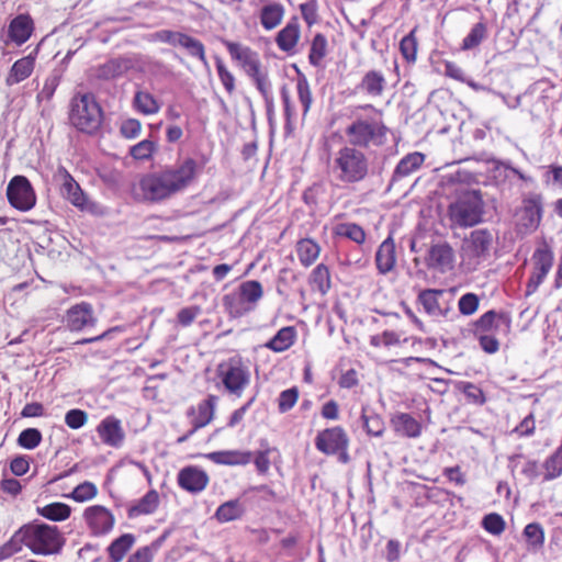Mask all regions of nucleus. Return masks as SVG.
<instances>
[{
  "mask_svg": "<svg viewBox=\"0 0 562 562\" xmlns=\"http://www.w3.org/2000/svg\"><path fill=\"white\" fill-rule=\"evenodd\" d=\"M198 173V162L191 157H187L173 166H166L158 171L147 173L139 180L143 199L150 203L168 200L191 186Z\"/></svg>",
  "mask_w": 562,
  "mask_h": 562,
  "instance_id": "obj_1",
  "label": "nucleus"
},
{
  "mask_svg": "<svg viewBox=\"0 0 562 562\" xmlns=\"http://www.w3.org/2000/svg\"><path fill=\"white\" fill-rule=\"evenodd\" d=\"M65 538L57 526L44 522H29L20 527L9 541L0 547V561L22 550L25 544L35 554H58L65 546Z\"/></svg>",
  "mask_w": 562,
  "mask_h": 562,
  "instance_id": "obj_2",
  "label": "nucleus"
},
{
  "mask_svg": "<svg viewBox=\"0 0 562 562\" xmlns=\"http://www.w3.org/2000/svg\"><path fill=\"white\" fill-rule=\"evenodd\" d=\"M68 119L79 132L94 135L101 128L103 111L92 93H78L70 101Z\"/></svg>",
  "mask_w": 562,
  "mask_h": 562,
  "instance_id": "obj_3",
  "label": "nucleus"
},
{
  "mask_svg": "<svg viewBox=\"0 0 562 562\" xmlns=\"http://www.w3.org/2000/svg\"><path fill=\"white\" fill-rule=\"evenodd\" d=\"M484 202L480 190L462 192L448 207L451 223L459 227H471L482 221Z\"/></svg>",
  "mask_w": 562,
  "mask_h": 562,
  "instance_id": "obj_4",
  "label": "nucleus"
},
{
  "mask_svg": "<svg viewBox=\"0 0 562 562\" xmlns=\"http://www.w3.org/2000/svg\"><path fill=\"white\" fill-rule=\"evenodd\" d=\"M389 128L381 120L357 119L347 128L346 135L355 147L382 146L386 142Z\"/></svg>",
  "mask_w": 562,
  "mask_h": 562,
  "instance_id": "obj_5",
  "label": "nucleus"
},
{
  "mask_svg": "<svg viewBox=\"0 0 562 562\" xmlns=\"http://www.w3.org/2000/svg\"><path fill=\"white\" fill-rule=\"evenodd\" d=\"M349 437L346 430L340 426L326 428L318 432V450L336 456L340 463H348L350 457L348 454Z\"/></svg>",
  "mask_w": 562,
  "mask_h": 562,
  "instance_id": "obj_6",
  "label": "nucleus"
},
{
  "mask_svg": "<svg viewBox=\"0 0 562 562\" xmlns=\"http://www.w3.org/2000/svg\"><path fill=\"white\" fill-rule=\"evenodd\" d=\"M336 162L342 172V178L349 182L363 179L368 172L367 158L364 154L355 146L341 148Z\"/></svg>",
  "mask_w": 562,
  "mask_h": 562,
  "instance_id": "obj_7",
  "label": "nucleus"
},
{
  "mask_svg": "<svg viewBox=\"0 0 562 562\" xmlns=\"http://www.w3.org/2000/svg\"><path fill=\"white\" fill-rule=\"evenodd\" d=\"M553 251L546 243H541L532 254L531 261L533 270L526 284V295L533 294L543 282L553 266Z\"/></svg>",
  "mask_w": 562,
  "mask_h": 562,
  "instance_id": "obj_8",
  "label": "nucleus"
},
{
  "mask_svg": "<svg viewBox=\"0 0 562 562\" xmlns=\"http://www.w3.org/2000/svg\"><path fill=\"white\" fill-rule=\"evenodd\" d=\"M7 198L12 207L22 212L30 211L36 203L35 191L25 176H14L10 180Z\"/></svg>",
  "mask_w": 562,
  "mask_h": 562,
  "instance_id": "obj_9",
  "label": "nucleus"
},
{
  "mask_svg": "<svg viewBox=\"0 0 562 562\" xmlns=\"http://www.w3.org/2000/svg\"><path fill=\"white\" fill-rule=\"evenodd\" d=\"M543 216V196L540 193H529L522 199L519 226L526 232L538 229Z\"/></svg>",
  "mask_w": 562,
  "mask_h": 562,
  "instance_id": "obj_10",
  "label": "nucleus"
},
{
  "mask_svg": "<svg viewBox=\"0 0 562 562\" xmlns=\"http://www.w3.org/2000/svg\"><path fill=\"white\" fill-rule=\"evenodd\" d=\"M493 244V235L486 229H475L463 240L462 249L470 259H486Z\"/></svg>",
  "mask_w": 562,
  "mask_h": 562,
  "instance_id": "obj_11",
  "label": "nucleus"
},
{
  "mask_svg": "<svg viewBox=\"0 0 562 562\" xmlns=\"http://www.w3.org/2000/svg\"><path fill=\"white\" fill-rule=\"evenodd\" d=\"M83 517L93 536H101L110 532L115 522L112 513L101 505H94L86 508Z\"/></svg>",
  "mask_w": 562,
  "mask_h": 562,
  "instance_id": "obj_12",
  "label": "nucleus"
},
{
  "mask_svg": "<svg viewBox=\"0 0 562 562\" xmlns=\"http://www.w3.org/2000/svg\"><path fill=\"white\" fill-rule=\"evenodd\" d=\"M209 481L207 473L195 465L182 468L177 475L178 485L191 494L202 492L207 486Z\"/></svg>",
  "mask_w": 562,
  "mask_h": 562,
  "instance_id": "obj_13",
  "label": "nucleus"
},
{
  "mask_svg": "<svg viewBox=\"0 0 562 562\" xmlns=\"http://www.w3.org/2000/svg\"><path fill=\"white\" fill-rule=\"evenodd\" d=\"M454 251L448 243L432 245L426 257L427 267L442 272L452 269Z\"/></svg>",
  "mask_w": 562,
  "mask_h": 562,
  "instance_id": "obj_14",
  "label": "nucleus"
},
{
  "mask_svg": "<svg viewBox=\"0 0 562 562\" xmlns=\"http://www.w3.org/2000/svg\"><path fill=\"white\" fill-rule=\"evenodd\" d=\"M218 373L222 376L224 386L231 393H239L249 381V374L241 366L220 364Z\"/></svg>",
  "mask_w": 562,
  "mask_h": 562,
  "instance_id": "obj_15",
  "label": "nucleus"
},
{
  "mask_svg": "<svg viewBox=\"0 0 562 562\" xmlns=\"http://www.w3.org/2000/svg\"><path fill=\"white\" fill-rule=\"evenodd\" d=\"M67 326L70 330L79 331L86 326H93L97 322L89 303L76 304L67 311Z\"/></svg>",
  "mask_w": 562,
  "mask_h": 562,
  "instance_id": "obj_16",
  "label": "nucleus"
},
{
  "mask_svg": "<svg viewBox=\"0 0 562 562\" xmlns=\"http://www.w3.org/2000/svg\"><path fill=\"white\" fill-rule=\"evenodd\" d=\"M97 432L103 443L114 448L120 447L125 438L121 422L114 416L105 417L98 425Z\"/></svg>",
  "mask_w": 562,
  "mask_h": 562,
  "instance_id": "obj_17",
  "label": "nucleus"
},
{
  "mask_svg": "<svg viewBox=\"0 0 562 562\" xmlns=\"http://www.w3.org/2000/svg\"><path fill=\"white\" fill-rule=\"evenodd\" d=\"M58 173L63 177V184L60 188L61 195L67 199L72 205L83 210L87 204V198L81 190L78 182L67 171L65 167L58 169Z\"/></svg>",
  "mask_w": 562,
  "mask_h": 562,
  "instance_id": "obj_18",
  "label": "nucleus"
},
{
  "mask_svg": "<svg viewBox=\"0 0 562 562\" xmlns=\"http://www.w3.org/2000/svg\"><path fill=\"white\" fill-rule=\"evenodd\" d=\"M443 290L425 289L417 296V302L424 311L430 316H447L449 308L442 307L439 300L443 296Z\"/></svg>",
  "mask_w": 562,
  "mask_h": 562,
  "instance_id": "obj_19",
  "label": "nucleus"
},
{
  "mask_svg": "<svg viewBox=\"0 0 562 562\" xmlns=\"http://www.w3.org/2000/svg\"><path fill=\"white\" fill-rule=\"evenodd\" d=\"M132 66L131 59L125 57L111 58L93 69L99 80H111L124 75Z\"/></svg>",
  "mask_w": 562,
  "mask_h": 562,
  "instance_id": "obj_20",
  "label": "nucleus"
},
{
  "mask_svg": "<svg viewBox=\"0 0 562 562\" xmlns=\"http://www.w3.org/2000/svg\"><path fill=\"white\" fill-rule=\"evenodd\" d=\"M396 263L395 243L392 236H389L379 246L375 254V265L379 273L386 274L392 271Z\"/></svg>",
  "mask_w": 562,
  "mask_h": 562,
  "instance_id": "obj_21",
  "label": "nucleus"
},
{
  "mask_svg": "<svg viewBox=\"0 0 562 562\" xmlns=\"http://www.w3.org/2000/svg\"><path fill=\"white\" fill-rule=\"evenodd\" d=\"M425 160V155L418 151L411 153L404 156L396 165L392 175L391 184L408 177L422 167Z\"/></svg>",
  "mask_w": 562,
  "mask_h": 562,
  "instance_id": "obj_22",
  "label": "nucleus"
},
{
  "mask_svg": "<svg viewBox=\"0 0 562 562\" xmlns=\"http://www.w3.org/2000/svg\"><path fill=\"white\" fill-rule=\"evenodd\" d=\"M222 43L227 48L231 57L234 60H237L244 70L259 61L257 52L252 50L250 47L243 46L239 43L231 42L227 40H222Z\"/></svg>",
  "mask_w": 562,
  "mask_h": 562,
  "instance_id": "obj_23",
  "label": "nucleus"
},
{
  "mask_svg": "<svg viewBox=\"0 0 562 562\" xmlns=\"http://www.w3.org/2000/svg\"><path fill=\"white\" fill-rule=\"evenodd\" d=\"M33 32V20L30 15L20 14L15 16L9 25L10 38L21 45L25 43Z\"/></svg>",
  "mask_w": 562,
  "mask_h": 562,
  "instance_id": "obj_24",
  "label": "nucleus"
},
{
  "mask_svg": "<svg viewBox=\"0 0 562 562\" xmlns=\"http://www.w3.org/2000/svg\"><path fill=\"white\" fill-rule=\"evenodd\" d=\"M396 432L408 438H416L422 432V424L407 413H397L391 419Z\"/></svg>",
  "mask_w": 562,
  "mask_h": 562,
  "instance_id": "obj_25",
  "label": "nucleus"
},
{
  "mask_svg": "<svg viewBox=\"0 0 562 562\" xmlns=\"http://www.w3.org/2000/svg\"><path fill=\"white\" fill-rule=\"evenodd\" d=\"M205 458L213 461L216 464L224 465H238V464H247L251 460V452L246 451H237V450H223V451H214L205 454Z\"/></svg>",
  "mask_w": 562,
  "mask_h": 562,
  "instance_id": "obj_26",
  "label": "nucleus"
},
{
  "mask_svg": "<svg viewBox=\"0 0 562 562\" xmlns=\"http://www.w3.org/2000/svg\"><path fill=\"white\" fill-rule=\"evenodd\" d=\"M522 453H516L508 458V467L514 472L515 470H519L520 474L528 480L529 482H533L540 475V468L537 461L535 460H526Z\"/></svg>",
  "mask_w": 562,
  "mask_h": 562,
  "instance_id": "obj_27",
  "label": "nucleus"
},
{
  "mask_svg": "<svg viewBox=\"0 0 562 562\" xmlns=\"http://www.w3.org/2000/svg\"><path fill=\"white\" fill-rule=\"evenodd\" d=\"M385 85L386 81L381 71L370 70L363 76L357 89L371 97H380L384 91Z\"/></svg>",
  "mask_w": 562,
  "mask_h": 562,
  "instance_id": "obj_28",
  "label": "nucleus"
},
{
  "mask_svg": "<svg viewBox=\"0 0 562 562\" xmlns=\"http://www.w3.org/2000/svg\"><path fill=\"white\" fill-rule=\"evenodd\" d=\"M159 505V494L156 490H149L136 504L127 509L128 518L153 514Z\"/></svg>",
  "mask_w": 562,
  "mask_h": 562,
  "instance_id": "obj_29",
  "label": "nucleus"
},
{
  "mask_svg": "<svg viewBox=\"0 0 562 562\" xmlns=\"http://www.w3.org/2000/svg\"><path fill=\"white\" fill-rule=\"evenodd\" d=\"M34 64L35 60L32 56H26L16 60L12 65L10 72L5 79L7 85L13 86L30 77L34 69Z\"/></svg>",
  "mask_w": 562,
  "mask_h": 562,
  "instance_id": "obj_30",
  "label": "nucleus"
},
{
  "mask_svg": "<svg viewBox=\"0 0 562 562\" xmlns=\"http://www.w3.org/2000/svg\"><path fill=\"white\" fill-rule=\"evenodd\" d=\"M496 321L502 322L506 326L510 325V316L507 312H496L494 310H490L475 321V335L488 331L493 327H497Z\"/></svg>",
  "mask_w": 562,
  "mask_h": 562,
  "instance_id": "obj_31",
  "label": "nucleus"
},
{
  "mask_svg": "<svg viewBox=\"0 0 562 562\" xmlns=\"http://www.w3.org/2000/svg\"><path fill=\"white\" fill-rule=\"evenodd\" d=\"M135 543V536L124 533L113 540L108 547L109 562H121Z\"/></svg>",
  "mask_w": 562,
  "mask_h": 562,
  "instance_id": "obj_32",
  "label": "nucleus"
},
{
  "mask_svg": "<svg viewBox=\"0 0 562 562\" xmlns=\"http://www.w3.org/2000/svg\"><path fill=\"white\" fill-rule=\"evenodd\" d=\"M245 513L246 508L244 504L236 498L220 505L215 512V518L220 522H228L241 518Z\"/></svg>",
  "mask_w": 562,
  "mask_h": 562,
  "instance_id": "obj_33",
  "label": "nucleus"
},
{
  "mask_svg": "<svg viewBox=\"0 0 562 562\" xmlns=\"http://www.w3.org/2000/svg\"><path fill=\"white\" fill-rule=\"evenodd\" d=\"M522 537L527 549L531 552H538L544 544V529L539 522H530L522 530Z\"/></svg>",
  "mask_w": 562,
  "mask_h": 562,
  "instance_id": "obj_34",
  "label": "nucleus"
},
{
  "mask_svg": "<svg viewBox=\"0 0 562 562\" xmlns=\"http://www.w3.org/2000/svg\"><path fill=\"white\" fill-rule=\"evenodd\" d=\"M299 25L295 21L289 22L276 37V42L283 52H291L299 41Z\"/></svg>",
  "mask_w": 562,
  "mask_h": 562,
  "instance_id": "obj_35",
  "label": "nucleus"
},
{
  "mask_svg": "<svg viewBox=\"0 0 562 562\" xmlns=\"http://www.w3.org/2000/svg\"><path fill=\"white\" fill-rule=\"evenodd\" d=\"M362 427L369 436L381 437L385 425L380 415L368 407H362L361 412Z\"/></svg>",
  "mask_w": 562,
  "mask_h": 562,
  "instance_id": "obj_36",
  "label": "nucleus"
},
{
  "mask_svg": "<svg viewBox=\"0 0 562 562\" xmlns=\"http://www.w3.org/2000/svg\"><path fill=\"white\" fill-rule=\"evenodd\" d=\"M36 513L52 521H64L69 518L71 507L65 503H50L43 507H37Z\"/></svg>",
  "mask_w": 562,
  "mask_h": 562,
  "instance_id": "obj_37",
  "label": "nucleus"
},
{
  "mask_svg": "<svg viewBox=\"0 0 562 562\" xmlns=\"http://www.w3.org/2000/svg\"><path fill=\"white\" fill-rule=\"evenodd\" d=\"M284 9L282 4L273 2L262 7L260 12V22L266 30H272L280 24L283 18Z\"/></svg>",
  "mask_w": 562,
  "mask_h": 562,
  "instance_id": "obj_38",
  "label": "nucleus"
},
{
  "mask_svg": "<svg viewBox=\"0 0 562 562\" xmlns=\"http://www.w3.org/2000/svg\"><path fill=\"white\" fill-rule=\"evenodd\" d=\"M216 401L217 397L215 395H209L206 400L198 405V415L192 419L194 429H200L212 420Z\"/></svg>",
  "mask_w": 562,
  "mask_h": 562,
  "instance_id": "obj_39",
  "label": "nucleus"
},
{
  "mask_svg": "<svg viewBox=\"0 0 562 562\" xmlns=\"http://www.w3.org/2000/svg\"><path fill=\"white\" fill-rule=\"evenodd\" d=\"M487 37V24L484 21L475 23L469 34L463 38L461 49L476 48Z\"/></svg>",
  "mask_w": 562,
  "mask_h": 562,
  "instance_id": "obj_40",
  "label": "nucleus"
},
{
  "mask_svg": "<svg viewBox=\"0 0 562 562\" xmlns=\"http://www.w3.org/2000/svg\"><path fill=\"white\" fill-rule=\"evenodd\" d=\"M294 328H281L265 346L273 351L286 350L294 341Z\"/></svg>",
  "mask_w": 562,
  "mask_h": 562,
  "instance_id": "obj_41",
  "label": "nucleus"
},
{
  "mask_svg": "<svg viewBox=\"0 0 562 562\" xmlns=\"http://www.w3.org/2000/svg\"><path fill=\"white\" fill-rule=\"evenodd\" d=\"M417 27H414L400 42V52L408 64H414L417 58L418 41L416 37Z\"/></svg>",
  "mask_w": 562,
  "mask_h": 562,
  "instance_id": "obj_42",
  "label": "nucleus"
},
{
  "mask_svg": "<svg viewBox=\"0 0 562 562\" xmlns=\"http://www.w3.org/2000/svg\"><path fill=\"white\" fill-rule=\"evenodd\" d=\"M134 108L143 114H155L159 111V104L149 92L137 91L133 100Z\"/></svg>",
  "mask_w": 562,
  "mask_h": 562,
  "instance_id": "obj_43",
  "label": "nucleus"
},
{
  "mask_svg": "<svg viewBox=\"0 0 562 562\" xmlns=\"http://www.w3.org/2000/svg\"><path fill=\"white\" fill-rule=\"evenodd\" d=\"M457 387L460 392H462L467 398V401L471 404L482 406L486 402V396L483 390L475 385L472 382L460 381L457 384Z\"/></svg>",
  "mask_w": 562,
  "mask_h": 562,
  "instance_id": "obj_44",
  "label": "nucleus"
},
{
  "mask_svg": "<svg viewBox=\"0 0 562 562\" xmlns=\"http://www.w3.org/2000/svg\"><path fill=\"white\" fill-rule=\"evenodd\" d=\"M296 252L301 263L310 267L316 260V243L311 238H304L297 241Z\"/></svg>",
  "mask_w": 562,
  "mask_h": 562,
  "instance_id": "obj_45",
  "label": "nucleus"
},
{
  "mask_svg": "<svg viewBox=\"0 0 562 562\" xmlns=\"http://www.w3.org/2000/svg\"><path fill=\"white\" fill-rule=\"evenodd\" d=\"M262 285L259 281L250 280L239 285V299L243 302L256 303L262 296Z\"/></svg>",
  "mask_w": 562,
  "mask_h": 562,
  "instance_id": "obj_46",
  "label": "nucleus"
},
{
  "mask_svg": "<svg viewBox=\"0 0 562 562\" xmlns=\"http://www.w3.org/2000/svg\"><path fill=\"white\" fill-rule=\"evenodd\" d=\"M245 72L254 80L256 88L261 94H266V91L270 90L268 74L261 70L260 60L246 68Z\"/></svg>",
  "mask_w": 562,
  "mask_h": 562,
  "instance_id": "obj_47",
  "label": "nucleus"
},
{
  "mask_svg": "<svg viewBox=\"0 0 562 562\" xmlns=\"http://www.w3.org/2000/svg\"><path fill=\"white\" fill-rule=\"evenodd\" d=\"M180 46L184 47L191 56L199 58L204 65L207 64L205 48L201 41L184 34L181 35Z\"/></svg>",
  "mask_w": 562,
  "mask_h": 562,
  "instance_id": "obj_48",
  "label": "nucleus"
},
{
  "mask_svg": "<svg viewBox=\"0 0 562 562\" xmlns=\"http://www.w3.org/2000/svg\"><path fill=\"white\" fill-rule=\"evenodd\" d=\"M484 530L493 536H499L506 528L504 518L497 513H490L485 515L481 522Z\"/></svg>",
  "mask_w": 562,
  "mask_h": 562,
  "instance_id": "obj_49",
  "label": "nucleus"
},
{
  "mask_svg": "<svg viewBox=\"0 0 562 562\" xmlns=\"http://www.w3.org/2000/svg\"><path fill=\"white\" fill-rule=\"evenodd\" d=\"M42 432L37 428H26L18 437V445L24 449H35L42 442Z\"/></svg>",
  "mask_w": 562,
  "mask_h": 562,
  "instance_id": "obj_50",
  "label": "nucleus"
},
{
  "mask_svg": "<svg viewBox=\"0 0 562 562\" xmlns=\"http://www.w3.org/2000/svg\"><path fill=\"white\" fill-rule=\"evenodd\" d=\"M297 94L303 106V115H305L312 104V94L306 77L297 69Z\"/></svg>",
  "mask_w": 562,
  "mask_h": 562,
  "instance_id": "obj_51",
  "label": "nucleus"
},
{
  "mask_svg": "<svg viewBox=\"0 0 562 562\" xmlns=\"http://www.w3.org/2000/svg\"><path fill=\"white\" fill-rule=\"evenodd\" d=\"M60 79L61 74L54 70L53 74L46 78L43 89L37 93V100L40 102L44 100L49 101L59 86Z\"/></svg>",
  "mask_w": 562,
  "mask_h": 562,
  "instance_id": "obj_52",
  "label": "nucleus"
},
{
  "mask_svg": "<svg viewBox=\"0 0 562 562\" xmlns=\"http://www.w3.org/2000/svg\"><path fill=\"white\" fill-rule=\"evenodd\" d=\"M97 493V486L93 483L86 481L74 488L70 497L76 502L82 503L93 498Z\"/></svg>",
  "mask_w": 562,
  "mask_h": 562,
  "instance_id": "obj_53",
  "label": "nucleus"
},
{
  "mask_svg": "<svg viewBox=\"0 0 562 562\" xmlns=\"http://www.w3.org/2000/svg\"><path fill=\"white\" fill-rule=\"evenodd\" d=\"M156 149V144L149 139H144L130 149V155L136 160L149 159Z\"/></svg>",
  "mask_w": 562,
  "mask_h": 562,
  "instance_id": "obj_54",
  "label": "nucleus"
},
{
  "mask_svg": "<svg viewBox=\"0 0 562 562\" xmlns=\"http://www.w3.org/2000/svg\"><path fill=\"white\" fill-rule=\"evenodd\" d=\"M479 304H480L479 296L475 293L469 292V293L463 294L459 299L458 308L462 315L470 316L477 311Z\"/></svg>",
  "mask_w": 562,
  "mask_h": 562,
  "instance_id": "obj_55",
  "label": "nucleus"
},
{
  "mask_svg": "<svg viewBox=\"0 0 562 562\" xmlns=\"http://www.w3.org/2000/svg\"><path fill=\"white\" fill-rule=\"evenodd\" d=\"M215 65L221 82L223 83L227 93L232 94L235 91V77L226 68L223 60L217 56L215 57Z\"/></svg>",
  "mask_w": 562,
  "mask_h": 562,
  "instance_id": "obj_56",
  "label": "nucleus"
},
{
  "mask_svg": "<svg viewBox=\"0 0 562 562\" xmlns=\"http://www.w3.org/2000/svg\"><path fill=\"white\" fill-rule=\"evenodd\" d=\"M339 235L346 236L357 244L366 240V233L361 226L355 223H347L340 226Z\"/></svg>",
  "mask_w": 562,
  "mask_h": 562,
  "instance_id": "obj_57",
  "label": "nucleus"
},
{
  "mask_svg": "<svg viewBox=\"0 0 562 562\" xmlns=\"http://www.w3.org/2000/svg\"><path fill=\"white\" fill-rule=\"evenodd\" d=\"M244 302L235 294H226L223 296V306L233 317H239L246 311L243 307Z\"/></svg>",
  "mask_w": 562,
  "mask_h": 562,
  "instance_id": "obj_58",
  "label": "nucleus"
},
{
  "mask_svg": "<svg viewBox=\"0 0 562 562\" xmlns=\"http://www.w3.org/2000/svg\"><path fill=\"white\" fill-rule=\"evenodd\" d=\"M87 420H88L87 412L79 409V408H72V409L68 411L65 415V423L71 429L81 428L82 426L86 425Z\"/></svg>",
  "mask_w": 562,
  "mask_h": 562,
  "instance_id": "obj_59",
  "label": "nucleus"
},
{
  "mask_svg": "<svg viewBox=\"0 0 562 562\" xmlns=\"http://www.w3.org/2000/svg\"><path fill=\"white\" fill-rule=\"evenodd\" d=\"M297 397H299V391L295 386L282 391L280 393V396L278 400L279 411L281 413H285V412L290 411L296 403Z\"/></svg>",
  "mask_w": 562,
  "mask_h": 562,
  "instance_id": "obj_60",
  "label": "nucleus"
},
{
  "mask_svg": "<svg viewBox=\"0 0 562 562\" xmlns=\"http://www.w3.org/2000/svg\"><path fill=\"white\" fill-rule=\"evenodd\" d=\"M535 414L530 413L512 430V432L519 437H530L535 434Z\"/></svg>",
  "mask_w": 562,
  "mask_h": 562,
  "instance_id": "obj_61",
  "label": "nucleus"
},
{
  "mask_svg": "<svg viewBox=\"0 0 562 562\" xmlns=\"http://www.w3.org/2000/svg\"><path fill=\"white\" fill-rule=\"evenodd\" d=\"M140 122L136 119H127L122 122L120 133L125 138H135L140 132Z\"/></svg>",
  "mask_w": 562,
  "mask_h": 562,
  "instance_id": "obj_62",
  "label": "nucleus"
},
{
  "mask_svg": "<svg viewBox=\"0 0 562 562\" xmlns=\"http://www.w3.org/2000/svg\"><path fill=\"white\" fill-rule=\"evenodd\" d=\"M543 178L546 184L562 189V166L550 165Z\"/></svg>",
  "mask_w": 562,
  "mask_h": 562,
  "instance_id": "obj_63",
  "label": "nucleus"
},
{
  "mask_svg": "<svg viewBox=\"0 0 562 562\" xmlns=\"http://www.w3.org/2000/svg\"><path fill=\"white\" fill-rule=\"evenodd\" d=\"M200 312L201 308L198 305L181 308L177 315L178 323L181 326H189L194 322Z\"/></svg>",
  "mask_w": 562,
  "mask_h": 562,
  "instance_id": "obj_64",
  "label": "nucleus"
}]
</instances>
